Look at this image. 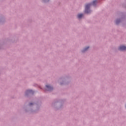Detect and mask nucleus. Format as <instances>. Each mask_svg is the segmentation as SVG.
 I'll return each mask as SVG.
<instances>
[{"label": "nucleus", "instance_id": "nucleus-10", "mask_svg": "<svg viewBox=\"0 0 126 126\" xmlns=\"http://www.w3.org/2000/svg\"><path fill=\"white\" fill-rule=\"evenodd\" d=\"M32 104H33L32 103H30V106H31V105H32Z\"/></svg>", "mask_w": 126, "mask_h": 126}, {"label": "nucleus", "instance_id": "nucleus-3", "mask_svg": "<svg viewBox=\"0 0 126 126\" xmlns=\"http://www.w3.org/2000/svg\"><path fill=\"white\" fill-rule=\"evenodd\" d=\"M46 87L47 90H48V91H51V90H53V88L52 87H51V86H50V85H46Z\"/></svg>", "mask_w": 126, "mask_h": 126}, {"label": "nucleus", "instance_id": "nucleus-8", "mask_svg": "<svg viewBox=\"0 0 126 126\" xmlns=\"http://www.w3.org/2000/svg\"><path fill=\"white\" fill-rule=\"evenodd\" d=\"M120 20H116V24H119V23H120Z\"/></svg>", "mask_w": 126, "mask_h": 126}, {"label": "nucleus", "instance_id": "nucleus-4", "mask_svg": "<svg viewBox=\"0 0 126 126\" xmlns=\"http://www.w3.org/2000/svg\"><path fill=\"white\" fill-rule=\"evenodd\" d=\"M97 3V0H94L92 3L93 5H96V4Z\"/></svg>", "mask_w": 126, "mask_h": 126}, {"label": "nucleus", "instance_id": "nucleus-9", "mask_svg": "<svg viewBox=\"0 0 126 126\" xmlns=\"http://www.w3.org/2000/svg\"><path fill=\"white\" fill-rule=\"evenodd\" d=\"M49 0H43L44 2H47L49 1Z\"/></svg>", "mask_w": 126, "mask_h": 126}, {"label": "nucleus", "instance_id": "nucleus-1", "mask_svg": "<svg viewBox=\"0 0 126 126\" xmlns=\"http://www.w3.org/2000/svg\"><path fill=\"white\" fill-rule=\"evenodd\" d=\"M91 5V4H87L86 5L85 11V12L86 13H90V10H89V8L90 7Z\"/></svg>", "mask_w": 126, "mask_h": 126}, {"label": "nucleus", "instance_id": "nucleus-2", "mask_svg": "<svg viewBox=\"0 0 126 126\" xmlns=\"http://www.w3.org/2000/svg\"><path fill=\"white\" fill-rule=\"evenodd\" d=\"M119 50L120 51H126V47L124 46V45H122V46H120V47L119 48Z\"/></svg>", "mask_w": 126, "mask_h": 126}, {"label": "nucleus", "instance_id": "nucleus-5", "mask_svg": "<svg viewBox=\"0 0 126 126\" xmlns=\"http://www.w3.org/2000/svg\"><path fill=\"white\" fill-rule=\"evenodd\" d=\"M26 93H33V91L31 90H27Z\"/></svg>", "mask_w": 126, "mask_h": 126}, {"label": "nucleus", "instance_id": "nucleus-6", "mask_svg": "<svg viewBox=\"0 0 126 126\" xmlns=\"http://www.w3.org/2000/svg\"><path fill=\"white\" fill-rule=\"evenodd\" d=\"M83 16V14H79L78 15V18H81Z\"/></svg>", "mask_w": 126, "mask_h": 126}, {"label": "nucleus", "instance_id": "nucleus-7", "mask_svg": "<svg viewBox=\"0 0 126 126\" xmlns=\"http://www.w3.org/2000/svg\"><path fill=\"white\" fill-rule=\"evenodd\" d=\"M88 49H89V47H87L86 48H85V49H83V50L82 51L83 52H85L86 51H87L88 50Z\"/></svg>", "mask_w": 126, "mask_h": 126}]
</instances>
